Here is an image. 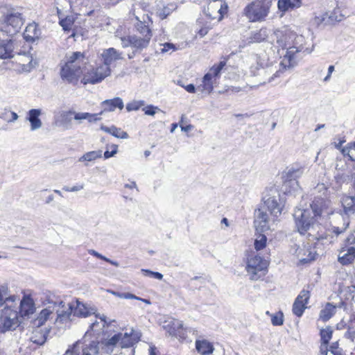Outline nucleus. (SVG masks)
Masks as SVG:
<instances>
[{"label": "nucleus", "mask_w": 355, "mask_h": 355, "mask_svg": "<svg viewBox=\"0 0 355 355\" xmlns=\"http://www.w3.org/2000/svg\"><path fill=\"white\" fill-rule=\"evenodd\" d=\"M268 36V31L266 28H262L259 31L252 32L251 36L248 38L249 43L261 42Z\"/></svg>", "instance_id": "nucleus-36"}, {"label": "nucleus", "mask_w": 355, "mask_h": 355, "mask_svg": "<svg viewBox=\"0 0 355 355\" xmlns=\"http://www.w3.org/2000/svg\"><path fill=\"white\" fill-rule=\"evenodd\" d=\"M227 10V4L222 0H211L207 9L205 10V13L210 19H217L218 21L223 19V15Z\"/></svg>", "instance_id": "nucleus-13"}, {"label": "nucleus", "mask_w": 355, "mask_h": 355, "mask_svg": "<svg viewBox=\"0 0 355 355\" xmlns=\"http://www.w3.org/2000/svg\"><path fill=\"white\" fill-rule=\"evenodd\" d=\"M88 252L89 254H90L91 255H93L100 259L105 261L107 258L105 256L102 255L101 254L98 253V252L95 251L94 250H89Z\"/></svg>", "instance_id": "nucleus-62"}, {"label": "nucleus", "mask_w": 355, "mask_h": 355, "mask_svg": "<svg viewBox=\"0 0 355 355\" xmlns=\"http://www.w3.org/2000/svg\"><path fill=\"white\" fill-rule=\"evenodd\" d=\"M102 112L98 114H91L89 112H76L74 111L73 119L78 121V124L83 123V120H87L89 123L96 122L101 119L98 116L101 115Z\"/></svg>", "instance_id": "nucleus-29"}, {"label": "nucleus", "mask_w": 355, "mask_h": 355, "mask_svg": "<svg viewBox=\"0 0 355 355\" xmlns=\"http://www.w3.org/2000/svg\"><path fill=\"white\" fill-rule=\"evenodd\" d=\"M84 56L80 52H73L68 58L67 62L61 67L60 77L68 83L77 84L80 77L83 73L80 66V60H83Z\"/></svg>", "instance_id": "nucleus-3"}, {"label": "nucleus", "mask_w": 355, "mask_h": 355, "mask_svg": "<svg viewBox=\"0 0 355 355\" xmlns=\"http://www.w3.org/2000/svg\"><path fill=\"white\" fill-rule=\"evenodd\" d=\"M103 64L101 66H107L110 68V65L115 61L122 59L121 53L114 48H109L105 49L101 54Z\"/></svg>", "instance_id": "nucleus-19"}, {"label": "nucleus", "mask_w": 355, "mask_h": 355, "mask_svg": "<svg viewBox=\"0 0 355 355\" xmlns=\"http://www.w3.org/2000/svg\"><path fill=\"white\" fill-rule=\"evenodd\" d=\"M144 105V101H132L126 104L125 108L128 112L137 111Z\"/></svg>", "instance_id": "nucleus-48"}, {"label": "nucleus", "mask_w": 355, "mask_h": 355, "mask_svg": "<svg viewBox=\"0 0 355 355\" xmlns=\"http://www.w3.org/2000/svg\"><path fill=\"white\" fill-rule=\"evenodd\" d=\"M53 315L55 314V322L59 324H67L73 320V306L70 303H66L62 300L51 302Z\"/></svg>", "instance_id": "nucleus-5"}, {"label": "nucleus", "mask_w": 355, "mask_h": 355, "mask_svg": "<svg viewBox=\"0 0 355 355\" xmlns=\"http://www.w3.org/2000/svg\"><path fill=\"white\" fill-rule=\"evenodd\" d=\"M267 268V262L261 257L258 254H252L248 258L246 270L251 275L252 279H257L261 277V275L259 272H263Z\"/></svg>", "instance_id": "nucleus-8"}, {"label": "nucleus", "mask_w": 355, "mask_h": 355, "mask_svg": "<svg viewBox=\"0 0 355 355\" xmlns=\"http://www.w3.org/2000/svg\"><path fill=\"white\" fill-rule=\"evenodd\" d=\"M259 234L254 241V248L258 251L263 249L266 247L267 237L263 232H259Z\"/></svg>", "instance_id": "nucleus-47"}, {"label": "nucleus", "mask_w": 355, "mask_h": 355, "mask_svg": "<svg viewBox=\"0 0 355 355\" xmlns=\"http://www.w3.org/2000/svg\"><path fill=\"white\" fill-rule=\"evenodd\" d=\"M333 330L331 327L320 330L321 345H328L329 340L332 337Z\"/></svg>", "instance_id": "nucleus-45"}, {"label": "nucleus", "mask_w": 355, "mask_h": 355, "mask_svg": "<svg viewBox=\"0 0 355 355\" xmlns=\"http://www.w3.org/2000/svg\"><path fill=\"white\" fill-rule=\"evenodd\" d=\"M340 150H341V153H343V155L344 156L347 155L349 158H350V155L352 153H353V152H352V150H351V143L349 144L347 146L341 148Z\"/></svg>", "instance_id": "nucleus-61"}, {"label": "nucleus", "mask_w": 355, "mask_h": 355, "mask_svg": "<svg viewBox=\"0 0 355 355\" xmlns=\"http://www.w3.org/2000/svg\"><path fill=\"white\" fill-rule=\"evenodd\" d=\"M344 246L347 248L355 246V231L352 232L345 239Z\"/></svg>", "instance_id": "nucleus-54"}, {"label": "nucleus", "mask_w": 355, "mask_h": 355, "mask_svg": "<svg viewBox=\"0 0 355 355\" xmlns=\"http://www.w3.org/2000/svg\"><path fill=\"white\" fill-rule=\"evenodd\" d=\"M60 116H61L62 124L66 128H69L71 125V120H72V119H73V116H74V111L73 110L64 111L61 113Z\"/></svg>", "instance_id": "nucleus-42"}, {"label": "nucleus", "mask_w": 355, "mask_h": 355, "mask_svg": "<svg viewBox=\"0 0 355 355\" xmlns=\"http://www.w3.org/2000/svg\"><path fill=\"white\" fill-rule=\"evenodd\" d=\"M310 295L309 292L302 290L295 299L293 305V313L297 317H301L306 308L305 305L308 303Z\"/></svg>", "instance_id": "nucleus-17"}, {"label": "nucleus", "mask_w": 355, "mask_h": 355, "mask_svg": "<svg viewBox=\"0 0 355 355\" xmlns=\"http://www.w3.org/2000/svg\"><path fill=\"white\" fill-rule=\"evenodd\" d=\"M135 27L137 32L141 35L140 36L146 37L147 35H150V38L152 37V32L148 28V26L146 25L141 21H138L135 25Z\"/></svg>", "instance_id": "nucleus-44"}, {"label": "nucleus", "mask_w": 355, "mask_h": 355, "mask_svg": "<svg viewBox=\"0 0 355 355\" xmlns=\"http://www.w3.org/2000/svg\"><path fill=\"white\" fill-rule=\"evenodd\" d=\"M110 68L107 66H99L88 71L83 76L82 83L84 85L96 84L101 82L110 74Z\"/></svg>", "instance_id": "nucleus-10"}, {"label": "nucleus", "mask_w": 355, "mask_h": 355, "mask_svg": "<svg viewBox=\"0 0 355 355\" xmlns=\"http://www.w3.org/2000/svg\"><path fill=\"white\" fill-rule=\"evenodd\" d=\"M184 117V115H182V117H181V121L180 123V126L181 128L182 131L189 132L190 130H191L193 129V127L191 124L187 125H184L182 124Z\"/></svg>", "instance_id": "nucleus-60"}, {"label": "nucleus", "mask_w": 355, "mask_h": 355, "mask_svg": "<svg viewBox=\"0 0 355 355\" xmlns=\"http://www.w3.org/2000/svg\"><path fill=\"white\" fill-rule=\"evenodd\" d=\"M214 79L210 78V74H205L202 78V83L200 85L202 92L210 94L214 89Z\"/></svg>", "instance_id": "nucleus-40"}, {"label": "nucleus", "mask_w": 355, "mask_h": 355, "mask_svg": "<svg viewBox=\"0 0 355 355\" xmlns=\"http://www.w3.org/2000/svg\"><path fill=\"white\" fill-rule=\"evenodd\" d=\"M323 207V200L315 198L306 209L297 208L293 213L295 227L297 232L302 234H306L309 241L313 244L328 245L333 243L335 239L343 233L348 227L349 222L348 219L339 216V218L343 221L342 227L334 226L329 230L330 233L323 231V228L318 220L320 217Z\"/></svg>", "instance_id": "nucleus-1"}, {"label": "nucleus", "mask_w": 355, "mask_h": 355, "mask_svg": "<svg viewBox=\"0 0 355 355\" xmlns=\"http://www.w3.org/2000/svg\"><path fill=\"white\" fill-rule=\"evenodd\" d=\"M41 37V31L35 22L28 24L24 32V38L26 42H34Z\"/></svg>", "instance_id": "nucleus-20"}, {"label": "nucleus", "mask_w": 355, "mask_h": 355, "mask_svg": "<svg viewBox=\"0 0 355 355\" xmlns=\"http://www.w3.org/2000/svg\"><path fill=\"white\" fill-rule=\"evenodd\" d=\"M177 8L175 3H168L162 7L157 6L156 10L157 15L162 19H166L173 11Z\"/></svg>", "instance_id": "nucleus-37"}, {"label": "nucleus", "mask_w": 355, "mask_h": 355, "mask_svg": "<svg viewBox=\"0 0 355 355\" xmlns=\"http://www.w3.org/2000/svg\"><path fill=\"white\" fill-rule=\"evenodd\" d=\"M121 46L123 48L131 46L135 48L136 51H142L149 45L150 41V35H147L146 37L138 36L136 35H128L121 37Z\"/></svg>", "instance_id": "nucleus-11"}, {"label": "nucleus", "mask_w": 355, "mask_h": 355, "mask_svg": "<svg viewBox=\"0 0 355 355\" xmlns=\"http://www.w3.org/2000/svg\"><path fill=\"white\" fill-rule=\"evenodd\" d=\"M298 51H299V50L297 49V47H295V46L290 47L286 52V56H287L289 60H291L293 58L294 55L296 53H297Z\"/></svg>", "instance_id": "nucleus-59"}, {"label": "nucleus", "mask_w": 355, "mask_h": 355, "mask_svg": "<svg viewBox=\"0 0 355 355\" xmlns=\"http://www.w3.org/2000/svg\"><path fill=\"white\" fill-rule=\"evenodd\" d=\"M141 334H135L133 336H130L129 338H120L119 346L121 348H127L132 346L135 343L138 342L140 339Z\"/></svg>", "instance_id": "nucleus-39"}, {"label": "nucleus", "mask_w": 355, "mask_h": 355, "mask_svg": "<svg viewBox=\"0 0 355 355\" xmlns=\"http://www.w3.org/2000/svg\"><path fill=\"white\" fill-rule=\"evenodd\" d=\"M170 329L168 330L169 334L175 337H179L181 339L186 338V334L183 328V322L180 320H175L171 322Z\"/></svg>", "instance_id": "nucleus-28"}, {"label": "nucleus", "mask_w": 355, "mask_h": 355, "mask_svg": "<svg viewBox=\"0 0 355 355\" xmlns=\"http://www.w3.org/2000/svg\"><path fill=\"white\" fill-rule=\"evenodd\" d=\"M300 4V0H278L277 3L278 8L282 12H286L289 8L299 7Z\"/></svg>", "instance_id": "nucleus-38"}, {"label": "nucleus", "mask_w": 355, "mask_h": 355, "mask_svg": "<svg viewBox=\"0 0 355 355\" xmlns=\"http://www.w3.org/2000/svg\"><path fill=\"white\" fill-rule=\"evenodd\" d=\"M254 225L257 232H265L270 229V217L265 207L254 210Z\"/></svg>", "instance_id": "nucleus-12"}, {"label": "nucleus", "mask_w": 355, "mask_h": 355, "mask_svg": "<svg viewBox=\"0 0 355 355\" xmlns=\"http://www.w3.org/2000/svg\"><path fill=\"white\" fill-rule=\"evenodd\" d=\"M345 336L352 341H355V324H347V331Z\"/></svg>", "instance_id": "nucleus-52"}, {"label": "nucleus", "mask_w": 355, "mask_h": 355, "mask_svg": "<svg viewBox=\"0 0 355 355\" xmlns=\"http://www.w3.org/2000/svg\"><path fill=\"white\" fill-rule=\"evenodd\" d=\"M102 157V150H93L85 153L79 159V162H92Z\"/></svg>", "instance_id": "nucleus-41"}, {"label": "nucleus", "mask_w": 355, "mask_h": 355, "mask_svg": "<svg viewBox=\"0 0 355 355\" xmlns=\"http://www.w3.org/2000/svg\"><path fill=\"white\" fill-rule=\"evenodd\" d=\"M351 150L353 153L350 155V160L355 161V141L351 143Z\"/></svg>", "instance_id": "nucleus-64"}, {"label": "nucleus", "mask_w": 355, "mask_h": 355, "mask_svg": "<svg viewBox=\"0 0 355 355\" xmlns=\"http://www.w3.org/2000/svg\"><path fill=\"white\" fill-rule=\"evenodd\" d=\"M344 212L349 216L355 213V196H345L342 199Z\"/></svg>", "instance_id": "nucleus-32"}, {"label": "nucleus", "mask_w": 355, "mask_h": 355, "mask_svg": "<svg viewBox=\"0 0 355 355\" xmlns=\"http://www.w3.org/2000/svg\"><path fill=\"white\" fill-rule=\"evenodd\" d=\"M111 148H112V151L106 150L104 153L103 155H104L105 159H108L110 157H112L117 153V151H118V146L117 145L112 144L111 146Z\"/></svg>", "instance_id": "nucleus-55"}, {"label": "nucleus", "mask_w": 355, "mask_h": 355, "mask_svg": "<svg viewBox=\"0 0 355 355\" xmlns=\"http://www.w3.org/2000/svg\"><path fill=\"white\" fill-rule=\"evenodd\" d=\"M49 305L42 309L37 318L33 321V324L37 327L42 326L44 322L50 318H53V310L51 302L49 303Z\"/></svg>", "instance_id": "nucleus-26"}, {"label": "nucleus", "mask_w": 355, "mask_h": 355, "mask_svg": "<svg viewBox=\"0 0 355 355\" xmlns=\"http://www.w3.org/2000/svg\"><path fill=\"white\" fill-rule=\"evenodd\" d=\"M163 48L161 49L162 53L168 52L170 51H173L175 49V47L172 43H164L162 44Z\"/></svg>", "instance_id": "nucleus-57"}, {"label": "nucleus", "mask_w": 355, "mask_h": 355, "mask_svg": "<svg viewBox=\"0 0 355 355\" xmlns=\"http://www.w3.org/2000/svg\"><path fill=\"white\" fill-rule=\"evenodd\" d=\"M320 352L324 355H342L340 351L334 350L328 348V345H321Z\"/></svg>", "instance_id": "nucleus-51"}, {"label": "nucleus", "mask_w": 355, "mask_h": 355, "mask_svg": "<svg viewBox=\"0 0 355 355\" xmlns=\"http://www.w3.org/2000/svg\"><path fill=\"white\" fill-rule=\"evenodd\" d=\"M141 272L145 276H148L159 280H162L163 279V275L159 272H154L148 269H141Z\"/></svg>", "instance_id": "nucleus-50"}, {"label": "nucleus", "mask_w": 355, "mask_h": 355, "mask_svg": "<svg viewBox=\"0 0 355 355\" xmlns=\"http://www.w3.org/2000/svg\"><path fill=\"white\" fill-rule=\"evenodd\" d=\"M304 173L303 168L291 167L286 172L285 182L284 183V192L286 194L295 195L300 192L299 183L297 179L300 178Z\"/></svg>", "instance_id": "nucleus-6"}, {"label": "nucleus", "mask_w": 355, "mask_h": 355, "mask_svg": "<svg viewBox=\"0 0 355 355\" xmlns=\"http://www.w3.org/2000/svg\"><path fill=\"white\" fill-rule=\"evenodd\" d=\"M196 348L202 355H209L214 351L212 344L206 340H196Z\"/></svg>", "instance_id": "nucleus-33"}, {"label": "nucleus", "mask_w": 355, "mask_h": 355, "mask_svg": "<svg viewBox=\"0 0 355 355\" xmlns=\"http://www.w3.org/2000/svg\"><path fill=\"white\" fill-rule=\"evenodd\" d=\"M336 307L346 309L345 303L341 302L337 306H334L331 303H327L324 309L320 312V318L323 321L329 320L336 313Z\"/></svg>", "instance_id": "nucleus-23"}, {"label": "nucleus", "mask_w": 355, "mask_h": 355, "mask_svg": "<svg viewBox=\"0 0 355 355\" xmlns=\"http://www.w3.org/2000/svg\"><path fill=\"white\" fill-rule=\"evenodd\" d=\"M49 332V331L46 329L45 331H42L41 329L35 330L33 332L30 339L33 343L38 345H42L46 340Z\"/></svg>", "instance_id": "nucleus-34"}, {"label": "nucleus", "mask_w": 355, "mask_h": 355, "mask_svg": "<svg viewBox=\"0 0 355 355\" xmlns=\"http://www.w3.org/2000/svg\"><path fill=\"white\" fill-rule=\"evenodd\" d=\"M99 347L98 342L92 340L89 343L78 340L76 342L71 349H68L64 355L76 354V355H96L98 354Z\"/></svg>", "instance_id": "nucleus-7"}, {"label": "nucleus", "mask_w": 355, "mask_h": 355, "mask_svg": "<svg viewBox=\"0 0 355 355\" xmlns=\"http://www.w3.org/2000/svg\"><path fill=\"white\" fill-rule=\"evenodd\" d=\"M269 7L261 3H252L245 7L244 12L252 21H262L268 14Z\"/></svg>", "instance_id": "nucleus-9"}, {"label": "nucleus", "mask_w": 355, "mask_h": 355, "mask_svg": "<svg viewBox=\"0 0 355 355\" xmlns=\"http://www.w3.org/2000/svg\"><path fill=\"white\" fill-rule=\"evenodd\" d=\"M327 188L325 186L324 184H318L316 187L315 188V190L318 191V192H322L323 194L327 191Z\"/></svg>", "instance_id": "nucleus-63"}, {"label": "nucleus", "mask_w": 355, "mask_h": 355, "mask_svg": "<svg viewBox=\"0 0 355 355\" xmlns=\"http://www.w3.org/2000/svg\"><path fill=\"white\" fill-rule=\"evenodd\" d=\"M355 259V246L349 248L343 246L341 248L338 256V261L342 265H348L353 262Z\"/></svg>", "instance_id": "nucleus-18"}, {"label": "nucleus", "mask_w": 355, "mask_h": 355, "mask_svg": "<svg viewBox=\"0 0 355 355\" xmlns=\"http://www.w3.org/2000/svg\"><path fill=\"white\" fill-rule=\"evenodd\" d=\"M101 129L103 131H104L107 133H109L116 138H120V139L128 138V135L126 132L121 130V128H116L114 125H112L110 127H107L105 125H101Z\"/></svg>", "instance_id": "nucleus-35"}, {"label": "nucleus", "mask_w": 355, "mask_h": 355, "mask_svg": "<svg viewBox=\"0 0 355 355\" xmlns=\"http://www.w3.org/2000/svg\"><path fill=\"white\" fill-rule=\"evenodd\" d=\"M157 110L160 111V109L152 105H148L143 108V111H144L145 114L149 116L155 115Z\"/></svg>", "instance_id": "nucleus-53"}, {"label": "nucleus", "mask_w": 355, "mask_h": 355, "mask_svg": "<svg viewBox=\"0 0 355 355\" xmlns=\"http://www.w3.org/2000/svg\"><path fill=\"white\" fill-rule=\"evenodd\" d=\"M291 252L295 254L299 261L302 263H306L315 259L316 252L311 249L309 243L303 247L295 244L291 248Z\"/></svg>", "instance_id": "nucleus-14"}, {"label": "nucleus", "mask_w": 355, "mask_h": 355, "mask_svg": "<svg viewBox=\"0 0 355 355\" xmlns=\"http://www.w3.org/2000/svg\"><path fill=\"white\" fill-rule=\"evenodd\" d=\"M24 23L22 15L10 4H0V43L12 41L10 36L19 31Z\"/></svg>", "instance_id": "nucleus-2"}, {"label": "nucleus", "mask_w": 355, "mask_h": 355, "mask_svg": "<svg viewBox=\"0 0 355 355\" xmlns=\"http://www.w3.org/2000/svg\"><path fill=\"white\" fill-rule=\"evenodd\" d=\"M101 105L103 107V110L101 111L102 113L103 112H114L116 108L122 110L124 107L123 101L119 97L105 100Z\"/></svg>", "instance_id": "nucleus-24"}, {"label": "nucleus", "mask_w": 355, "mask_h": 355, "mask_svg": "<svg viewBox=\"0 0 355 355\" xmlns=\"http://www.w3.org/2000/svg\"><path fill=\"white\" fill-rule=\"evenodd\" d=\"M257 71L254 70V67H252V71L254 73L255 76H266V80L268 83L272 82V80L274 79L275 77H277L279 76V73L281 71L279 70L275 71V72L272 74V76H270V74L273 72L272 67L268 66L266 68L261 67L257 68L255 67Z\"/></svg>", "instance_id": "nucleus-25"}, {"label": "nucleus", "mask_w": 355, "mask_h": 355, "mask_svg": "<svg viewBox=\"0 0 355 355\" xmlns=\"http://www.w3.org/2000/svg\"><path fill=\"white\" fill-rule=\"evenodd\" d=\"M73 316L86 318L91 315L95 314V309L87 307L85 304L77 301L76 307L73 306Z\"/></svg>", "instance_id": "nucleus-27"}, {"label": "nucleus", "mask_w": 355, "mask_h": 355, "mask_svg": "<svg viewBox=\"0 0 355 355\" xmlns=\"http://www.w3.org/2000/svg\"><path fill=\"white\" fill-rule=\"evenodd\" d=\"M13 305H15L17 308L19 316L22 320H24L26 317H29V315H32L35 311L34 302L28 296L23 297L22 300L19 302V306H17L15 302L13 303Z\"/></svg>", "instance_id": "nucleus-15"}, {"label": "nucleus", "mask_w": 355, "mask_h": 355, "mask_svg": "<svg viewBox=\"0 0 355 355\" xmlns=\"http://www.w3.org/2000/svg\"><path fill=\"white\" fill-rule=\"evenodd\" d=\"M14 44L12 41H6L4 43H0V58L8 59L13 58Z\"/></svg>", "instance_id": "nucleus-30"}, {"label": "nucleus", "mask_w": 355, "mask_h": 355, "mask_svg": "<svg viewBox=\"0 0 355 355\" xmlns=\"http://www.w3.org/2000/svg\"><path fill=\"white\" fill-rule=\"evenodd\" d=\"M17 298V296L15 295H8V288L6 286L0 285V306H2L3 304L6 305L13 304Z\"/></svg>", "instance_id": "nucleus-31"}, {"label": "nucleus", "mask_w": 355, "mask_h": 355, "mask_svg": "<svg viewBox=\"0 0 355 355\" xmlns=\"http://www.w3.org/2000/svg\"><path fill=\"white\" fill-rule=\"evenodd\" d=\"M84 189V184H77V185H75L72 187H69L68 186H64L63 187L62 189L65 191H68V192H76V191H79L82 189Z\"/></svg>", "instance_id": "nucleus-56"}, {"label": "nucleus", "mask_w": 355, "mask_h": 355, "mask_svg": "<svg viewBox=\"0 0 355 355\" xmlns=\"http://www.w3.org/2000/svg\"><path fill=\"white\" fill-rule=\"evenodd\" d=\"M271 322L274 326H280L284 323V314L279 311L275 314L270 315Z\"/></svg>", "instance_id": "nucleus-49"}, {"label": "nucleus", "mask_w": 355, "mask_h": 355, "mask_svg": "<svg viewBox=\"0 0 355 355\" xmlns=\"http://www.w3.org/2000/svg\"><path fill=\"white\" fill-rule=\"evenodd\" d=\"M10 115V110H8L7 109L0 110V119L7 121L8 123L9 121Z\"/></svg>", "instance_id": "nucleus-58"}, {"label": "nucleus", "mask_w": 355, "mask_h": 355, "mask_svg": "<svg viewBox=\"0 0 355 355\" xmlns=\"http://www.w3.org/2000/svg\"><path fill=\"white\" fill-rule=\"evenodd\" d=\"M121 333L114 334L110 338L103 339L101 340L102 349L107 354H111L114 349L119 345Z\"/></svg>", "instance_id": "nucleus-21"}, {"label": "nucleus", "mask_w": 355, "mask_h": 355, "mask_svg": "<svg viewBox=\"0 0 355 355\" xmlns=\"http://www.w3.org/2000/svg\"><path fill=\"white\" fill-rule=\"evenodd\" d=\"M41 114L42 111L40 109H31L28 111L27 120L31 123V130H36L42 127V123L39 118Z\"/></svg>", "instance_id": "nucleus-22"}, {"label": "nucleus", "mask_w": 355, "mask_h": 355, "mask_svg": "<svg viewBox=\"0 0 355 355\" xmlns=\"http://www.w3.org/2000/svg\"><path fill=\"white\" fill-rule=\"evenodd\" d=\"M279 196H265L263 198V204L260 207H265L267 211H270L271 216L275 218L278 217L281 213L282 208L278 202Z\"/></svg>", "instance_id": "nucleus-16"}, {"label": "nucleus", "mask_w": 355, "mask_h": 355, "mask_svg": "<svg viewBox=\"0 0 355 355\" xmlns=\"http://www.w3.org/2000/svg\"><path fill=\"white\" fill-rule=\"evenodd\" d=\"M225 65V62L224 61H221L218 65L213 66L206 74H210V78L216 80V79L220 76V71Z\"/></svg>", "instance_id": "nucleus-43"}, {"label": "nucleus", "mask_w": 355, "mask_h": 355, "mask_svg": "<svg viewBox=\"0 0 355 355\" xmlns=\"http://www.w3.org/2000/svg\"><path fill=\"white\" fill-rule=\"evenodd\" d=\"M24 329L23 321L19 316L17 308L13 304L6 305L0 316V333Z\"/></svg>", "instance_id": "nucleus-4"}, {"label": "nucleus", "mask_w": 355, "mask_h": 355, "mask_svg": "<svg viewBox=\"0 0 355 355\" xmlns=\"http://www.w3.org/2000/svg\"><path fill=\"white\" fill-rule=\"evenodd\" d=\"M59 24L64 31H70L74 24V18L73 16H67L63 19H60Z\"/></svg>", "instance_id": "nucleus-46"}]
</instances>
